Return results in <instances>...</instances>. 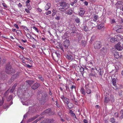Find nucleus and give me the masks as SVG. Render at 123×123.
I'll list each match as a JSON object with an SVG mask.
<instances>
[{
    "instance_id": "1",
    "label": "nucleus",
    "mask_w": 123,
    "mask_h": 123,
    "mask_svg": "<svg viewBox=\"0 0 123 123\" xmlns=\"http://www.w3.org/2000/svg\"><path fill=\"white\" fill-rule=\"evenodd\" d=\"M57 6L61 7L59 8V10L63 12H65L68 8L69 4L66 2L61 1L57 4Z\"/></svg>"
},
{
    "instance_id": "2",
    "label": "nucleus",
    "mask_w": 123,
    "mask_h": 123,
    "mask_svg": "<svg viewBox=\"0 0 123 123\" xmlns=\"http://www.w3.org/2000/svg\"><path fill=\"white\" fill-rule=\"evenodd\" d=\"M15 72V70L12 67L9 63L7 64L6 66L5 72L9 75H12Z\"/></svg>"
},
{
    "instance_id": "3",
    "label": "nucleus",
    "mask_w": 123,
    "mask_h": 123,
    "mask_svg": "<svg viewBox=\"0 0 123 123\" xmlns=\"http://www.w3.org/2000/svg\"><path fill=\"white\" fill-rule=\"evenodd\" d=\"M47 94L43 93L38 97L37 99L41 104L43 105L47 101Z\"/></svg>"
},
{
    "instance_id": "4",
    "label": "nucleus",
    "mask_w": 123,
    "mask_h": 123,
    "mask_svg": "<svg viewBox=\"0 0 123 123\" xmlns=\"http://www.w3.org/2000/svg\"><path fill=\"white\" fill-rule=\"evenodd\" d=\"M102 46V44L101 42L98 41L95 42L93 44V47L95 49H99Z\"/></svg>"
},
{
    "instance_id": "5",
    "label": "nucleus",
    "mask_w": 123,
    "mask_h": 123,
    "mask_svg": "<svg viewBox=\"0 0 123 123\" xmlns=\"http://www.w3.org/2000/svg\"><path fill=\"white\" fill-rule=\"evenodd\" d=\"M20 73L18 72L16 73L15 74L13 75L9 81V83L10 84L12 82H13L19 76Z\"/></svg>"
},
{
    "instance_id": "6",
    "label": "nucleus",
    "mask_w": 123,
    "mask_h": 123,
    "mask_svg": "<svg viewBox=\"0 0 123 123\" xmlns=\"http://www.w3.org/2000/svg\"><path fill=\"white\" fill-rule=\"evenodd\" d=\"M11 100V103L9 104V105L8 106V105H5V106H4V108L5 109H6L7 108H8L9 106L12 104L13 102H12V95H10L8 97V98L7 101H9Z\"/></svg>"
},
{
    "instance_id": "7",
    "label": "nucleus",
    "mask_w": 123,
    "mask_h": 123,
    "mask_svg": "<svg viewBox=\"0 0 123 123\" xmlns=\"http://www.w3.org/2000/svg\"><path fill=\"white\" fill-rule=\"evenodd\" d=\"M108 52L107 48L106 47H104L101 49L100 54L101 55H105Z\"/></svg>"
},
{
    "instance_id": "8",
    "label": "nucleus",
    "mask_w": 123,
    "mask_h": 123,
    "mask_svg": "<svg viewBox=\"0 0 123 123\" xmlns=\"http://www.w3.org/2000/svg\"><path fill=\"white\" fill-rule=\"evenodd\" d=\"M43 115L47 114L48 115H53V113L52 110L49 109L46 110L44 112L42 113Z\"/></svg>"
},
{
    "instance_id": "9",
    "label": "nucleus",
    "mask_w": 123,
    "mask_h": 123,
    "mask_svg": "<svg viewBox=\"0 0 123 123\" xmlns=\"http://www.w3.org/2000/svg\"><path fill=\"white\" fill-rule=\"evenodd\" d=\"M40 86L39 83H36L34 84L31 86V88L34 90H35L38 88Z\"/></svg>"
},
{
    "instance_id": "10",
    "label": "nucleus",
    "mask_w": 123,
    "mask_h": 123,
    "mask_svg": "<svg viewBox=\"0 0 123 123\" xmlns=\"http://www.w3.org/2000/svg\"><path fill=\"white\" fill-rule=\"evenodd\" d=\"M70 44V41L69 40L66 39L64 42L63 45L65 49H67Z\"/></svg>"
},
{
    "instance_id": "11",
    "label": "nucleus",
    "mask_w": 123,
    "mask_h": 123,
    "mask_svg": "<svg viewBox=\"0 0 123 123\" xmlns=\"http://www.w3.org/2000/svg\"><path fill=\"white\" fill-rule=\"evenodd\" d=\"M115 48L118 50L121 51L123 49L120 42L115 45Z\"/></svg>"
},
{
    "instance_id": "12",
    "label": "nucleus",
    "mask_w": 123,
    "mask_h": 123,
    "mask_svg": "<svg viewBox=\"0 0 123 123\" xmlns=\"http://www.w3.org/2000/svg\"><path fill=\"white\" fill-rule=\"evenodd\" d=\"M123 2L122 1H119L117 2L115 4V6L118 8H121L123 6Z\"/></svg>"
},
{
    "instance_id": "13",
    "label": "nucleus",
    "mask_w": 123,
    "mask_h": 123,
    "mask_svg": "<svg viewBox=\"0 0 123 123\" xmlns=\"http://www.w3.org/2000/svg\"><path fill=\"white\" fill-rule=\"evenodd\" d=\"M85 87L86 89V92L88 94H90L92 93L91 90L89 88V86L88 85H86Z\"/></svg>"
},
{
    "instance_id": "14",
    "label": "nucleus",
    "mask_w": 123,
    "mask_h": 123,
    "mask_svg": "<svg viewBox=\"0 0 123 123\" xmlns=\"http://www.w3.org/2000/svg\"><path fill=\"white\" fill-rule=\"evenodd\" d=\"M80 12L79 13V15L82 16L84 15L85 12V11L84 8H80Z\"/></svg>"
},
{
    "instance_id": "15",
    "label": "nucleus",
    "mask_w": 123,
    "mask_h": 123,
    "mask_svg": "<svg viewBox=\"0 0 123 123\" xmlns=\"http://www.w3.org/2000/svg\"><path fill=\"white\" fill-rule=\"evenodd\" d=\"M96 69L99 72L100 75L102 76L103 74V71H101L100 67H97L96 68Z\"/></svg>"
},
{
    "instance_id": "16",
    "label": "nucleus",
    "mask_w": 123,
    "mask_h": 123,
    "mask_svg": "<svg viewBox=\"0 0 123 123\" xmlns=\"http://www.w3.org/2000/svg\"><path fill=\"white\" fill-rule=\"evenodd\" d=\"M55 53L57 57L56 58V60L58 61L59 58H60L61 56L60 52L58 51H56L55 52Z\"/></svg>"
},
{
    "instance_id": "17",
    "label": "nucleus",
    "mask_w": 123,
    "mask_h": 123,
    "mask_svg": "<svg viewBox=\"0 0 123 123\" xmlns=\"http://www.w3.org/2000/svg\"><path fill=\"white\" fill-rule=\"evenodd\" d=\"M6 87V85L5 83H3L1 84H0V89L2 90H4L5 89Z\"/></svg>"
},
{
    "instance_id": "18",
    "label": "nucleus",
    "mask_w": 123,
    "mask_h": 123,
    "mask_svg": "<svg viewBox=\"0 0 123 123\" xmlns=\"http://www.w3.org/2000/svg\"><path fill=\"white\" fill-rule=\"evenodd\" d=\"M69 113L70 114L71 116L73 117L74 118H75L76 119H77L76 117V115L75 113L73 112V111H72L71 110H70L69 111Z\"/></svg>"
},
{
    "instance_id": "19",
    "label": "nucleus",
    "mask_w": 123,
    "mask_h": 123,
    "mask_svg": "<svg viewBox=\"0 0 123 123\" xmlns=\"http://www.w3.org/2000/svg\"><path fill=\"white\" fill-rule=\"evenodd\" d=\"M28 99H26V101L25 100V101L22 100L21 101V102L24 105H26L27 106L29 104L28 102Z\"/></svg>"
},
{
    "instance_id": "20",
    "label": "nucleus",
    "mask_w": 123,
    "mask_h": 123,
    "mask_svg": "<svg viewBox=\"0 0 123 123\" xmlns=\"http://www.w3.org/2000/svg\"><path fill=\"white\" fill-rule=\"evenodd\" d=\"M38 116L37 115L36 116L34 117H32L31 118H30L27 121V122H31L33 120H34L36 118H37V117H38Z\"/></svg>"
},
{
    "instance_id": "21",
    "label": "nucleus",
    "mask_w": 123,
    "mask_h": 123,
    "mask_svg": "<svg viewBox=\"0 0 123 123\" xmlns=\"http://www.w3.org/2000/svg\"><path fill=\"white\" fill-rule=\"evenodd\" d=\"M23 89L22 90H20L21 92H22V94L26 95H28V94L27 93L28 90H26V91H25V90Z\"/></svg>"
},
{
    "instance_id": "22",
    "label": "nucleus",
    "mask_w": 123,
    "mask_h": 123,
    "mask_svg": "<svg viewBox=\"0 0 123 123\" xmlns=\"http://www.w3.org/2000/svg\"><path fill=\"white\" fill-rule=\"evenodd\" d=\"M66 57L69 60H72L74 59L73 56L70 55H67L66 56Z\"/></svg>"
},
{
    "instance_id": "23",
    "label": "nucleus",
    "mask_w": 123,
    "mask_h": 123,
    "mask_svg": "<svg viewBox=\"0 0 123 123\" xmlns=\"http://www.w3.org/2000/svg\"><path fill=\"white\" fill-rule=\"evenodd\" d=\"M81 93L83 94V95H85L86 94V93L85 92V90L83 87H81L80 88V90Z\"/></svg>"
},
{
    "instance_id": "24",
    "label": "nucleus",
    "mask_w": 123,
    "mask_h": 123,
    "mask_svg": "<svg viewBox=\"0 0 123 123\" xmlns=\"http://www.w3.org/2000/svg\"><path fill=\"white\" fill-rule=\"evenodd\" d=\"M51 6L50 3H47L45 6V10H47L49 9Z\"/></svg>"
},
{
    "instance_id": "25",
    "label": "nucleus",
    "mask_w": 123,
    "mask_h": 123,
    "mask_svg": "<svg viewBox=\"0 0 123 123\" xmlns=\"http://www.w3.org/2000/svg\"><path fill=\"white\" fill-rule=\"evenodd\" d=\"M58 115L60 117V118H62V117H64V114L61 111H59L58 112Z\"/></svg>"
},
{
    "instance_id": "26",
    "label": "nucleus",
    "mask_w": 123,
    "mask_h": 123,
    "mask_svg": "<svg viewBox=\"0 0 123 123\" xmlns=\"http://www.w3.org/2000/svg\"><path fill=\"white\" fill-rule=\"evenodd\" d=\"M72 100L73 101L75 104L77 105L78 104V103L77 102V99H75L74 96H73V98H72Z\"/></svg>"
},
{
    "instance_id": "27",
    "label": "nucleus",
    "mask_w": 123,
    "mask_h": 123,
    "mask_svg": "<svg viewBox=\"0 0 123 123\" xmlns=\"http://www.w3.org/2000/svg\"><path fill=\"white\" fill-rule=\"evenodd\" d=\"M17 85V84H15L13 86L10 91V92L12 93L14 91L15 88Z\"/></svg>"
},
{
    "instance_id": "28",
    "label": "nucleus",
    "mask_w": 123,
    "mask_h": 123,
    "mask_svg": "<svg viewBox=\"0 0 123 123\" xmlns=\"http://www.w3.org/2000/svg\"><path fill=\"white\" fill-rule=\"evenodd\" d=\"M72 10L71 9H69L66 11V13L68 14L69 15H71L72 14Z\"/></svg>"
},
{
    "instance_id": "29",
    "label": "nucleus",
    "mask_w": 123,
    "mask_h": 123,
    "mask_svg": "<svg viewBox=\"0 0 123 123\" xmlns=\"http://www.w3.org/2000/svg\"><path fill=\"white\" fill-rule=\"evenodd\" d=\"M68 27L71 30H75L76 29L75 27L73 25H70Z\"/></svg>"
},
{
    "instance_id": "30",
    "label": "nucleus",
    "mask_w": 123,
    "mask_h": 123,
    "mask_svg": "<svg viewBox=\"0 0 123 123\" xmlns=\"http://www.w3.org/2000/svg\"><path fill=\"white\" fill-rule=\"evenodd\" d=\"M109 39L110 40L111 42H114L116 41H117V39L116 38H109Z\"/></svg>"
},
{
    "instance_id": "31",
    "label": "nucleus",
    "mask_w": 123,
    "mask_h": 123,
    "mask_svg": "<svg viewBox=\"0 0 123 123\" xmlns=\"http://www.w3.org/2000/svg\"><path fill=\"white\" fill-rule=\"evenodd\" d=\"M110 101L109 97H105V103H108Z\"/></svg>"
},
{
    "instance_id": "32",
    "label": "nucleus",
    "mask_w": 123,
    "mask_h": 123,
    "mask_svg": "<svg viewBox=\"0 0 123 123\" xmlns=\"http://www.w3.org/2000/svg\"><path fill=\"white\" fill-rule=\"evenodd\" d=\"M67 106L69 109H71L73 107V104L71 103H69L67 104Z\"/></svg>"
},
{
    "instance_id": "33",
    "label": "nucleus",
    "mask_w": 123,
    "mask_h": 123,
    "mask_svg": "<svg viewBox=\"0 0 123 123\" xmlns=\"http://www.w3.org/2000/svg\"><path fill=\"white\" fill-rule=\"evenodd\" d=\"M68 34L67 33H66L64 34L63 36L62 37V39H66L68 37Z\"/></svg>"
},
{
    "instance_id": "34",
    "label": "nucleus",
    "mask_w": 123,
    "mask_h": 123,
    "mask_svg": "<svg viewBox=\"0 0 123 123\" xmlns=\"http://www.w3.org/2000/svg\"><path fill=\"white\" fill-rule=\"evenodd\" d=\"M117 32L120 33L123 32V29L122 28H119L116 30Z\"/></svg>"
},
{
    "instance_id": "35",
    "label": "nucleus",
    "mask_w": 123,
    "mask_h": 123,
    "mask_svg": "<svg viewBox=\"0 0 123 123\" xmlns=\"http://www.w3.org/2000/svg\"><path fill=\"white\" fill-rule=\"evenodd\" d=\"M110 101H111L112 103L114 102V97L113 95H110Z\"/></svg>"
},
{
    "instance_id": "36",
    "label": "nucleus",
    "mask_w": 123,
    "mask_h": 123,
    "mask_svg": "<svg viewBox=\"0 0 123 123\" xmlns=\"http://www.w3.org/2000/svg\"><path fill=\"white\" fill-rule=\"evenodd\" d=\"M38 78L40 79V80L42 81H44V79L42 77V76L40 75H38L37 76Z\"/></svg>"
},
{
    "instance_id": "37",
    "label": "nucleus",
    "mask_w": 123,
    "mask_h": 123,
    "mask_svg": "<svg viewBox=\"0 0 123 123\" xmlns=\"http://www.w3.org/2000/svg\"><path fill=\"white\" fill-rule=\"evenodd\" d=\"M34 83V81L31 80H27V81L26 83L28 84L31 85Z\"/></svg>"
},
{
    "instance_id": "38",
    "label": "nucleus",
    "mask_w": 123,
    "mask_h": 123,
    "mask_svg": "<svg viewBox=\"0 0 123 123\" xmlns=\"http://www.w3.org/2000/svg\"><path fill=\"white\" fill-rule=\"evenodd\" d=\"M112 83L113 84L114 86H115L116 84V79L115 78H113L112 79Z\"/></svg>"
},
{
    "instance_id": "39",
    "label": "nucleus",
    "mask_w": 123,
    "mask_h": 123,
    "mask_svg": "<svg viewBox=\"0 0 123 123\" xmlns=\"http://www.w3.org/2000/svg\"><path fill=\"white\" fill-rule=\"evenodd\" d=\"M84 68L83 67H81L80 68V72L81 73V74H82L83 75L84 72Z\"/></svg>"
},
{
    "instance_id": "40",
    "label": "nucleus",
    "mask_w": 123,
    "mask_h": 123,
    "mask_svg": "<svg viewBox=\"0 0 123 123\" xmlns=\"http://www.w3.org/2000/svg\"><path fill=\"white\" fill-rule=\"evenodd\" d=\"M98 22L97 21V23H96V24L95 25L94 24L92 23V22H90V24L91 25H92V26H93V27H95L96 26L98 25Z\"/></svg>"
},
{
    "instance_id": "41",
    "label": "nucleus",
    "mask_w": 123,
    "mask_h": 123,
    "mask_svg": "<svg viewBox=\"0 0 123 123\" xmlns=\"http://www.w3.org/2000/svg\"><path fill=\"white\" fill-rule=\"evenodd\" d=\"M114 56L117 59H118L119 57V55L118 53H115L114 54Z\"/></svg>"
},
{
    "instance_id": "42",
    "label": "nucleus",
    "mask_w": 123,
    "mask_h": 123,
    "mask_svg": "<svg viewBox=\"0 0 123 123\" xmlns=\"http://www.w3.org/2000/svg\"><path fill=\"white\" fill-rule=\"evenodd\" d=\"M83 29L85 31H87L88 30V28L86 26L84 25L83 27Z\"/></svg>"
},
{
    "instance_id": "43",
    "label": "nucleus",
    "mask_w": 123,
    "mask_h": 123,
    "mask_svg": "<svg viewBox=\"0 0 123 123\" xmlns=\"http://www.w3.org/2000/svg\"><path fill=\"white\" fill-rule=\"evenodd\" d=\"M7 76L6 74H4L2 75V78L3 79H6Z\"/></svg>"
},
{
    "instance_id": "44",
    "label": "nucleus",
    "mask_w": 123,
    "mask_h": 123,
    "mask_svg": "<svg viewBox=\"0 0 123 123\" xmlns=\"http://www.w3.org/2000/svg\"><path fill=\"white\" fill-rule=\"evenodd\" d=\"M91 76H96V72L93 71H92L91 73Z\"/></svg>"
},
{
    "instance_id": "45",
    "label": "nucleus",
    "mask_w": 123,
    "mask_h": 123,
    "mask_svg": "<svg viewBox=\"0 0 123 123\" xmlns=\"http://www.w3.org/2000/svg\"><path fill=\"white\" fill-rule=\"evenodd\" d=\"M98 16L97 15H95V16L93 18V21H94L95 22H96L97 21V20L98 19Z\"/></svg>"
},
{
    "instance_id": "46",
    "label": "nucleus",
    "mask_w": 123,
    "mask_h": 123,
    "mask_svg": "<svg viewBox=\"0 0 123 123\" xmlns=\"http://www.w3.org/2000/svg\"><path fill=\"white\" fill-rule=\"evenodd\" d=\"M4 99L3 98H2V100H0V106H1L3 104Z\"/></svg>"
},
{
    "instance_id": "47",
    "label": "nucleus",
    "mask_w": 123,
    "mask_h": 123,
    "mask_svg": "<svg viewBox=\"0 0 123 123\" xmlns=\"http://www.w3.org/2000/svg\"><path fill=\"white\" fill-rule=\"evenodd\" d=\"M75 21L77 23H78L80 22V19L76 17L75 18Z\"/></svg>"
},
{
    "instance_id": "48",
    "label": "nucleus",
    "mask_w": 123,
    "mask_h": 123,
    "mask_svg": "<svg viewBox=\"0 0 123 123\" xmlns=\"http://www.w3.org/2000/svg\"><path fill=\"white\" fill-rule=\"evenodd\" d=\"M121 116L120 117V118L122 119L123 118V110H122L121 111Z\"/></svg>"
},
{
    "instance_id": "49",
    "label": "nucleus",
    "mask_w": 123,
    "mask_h": 123,
    "mask_svg": "<svg viewBox=\"0 0 123 123\" xmlns=\"http://www.w3.org/2000/svg\"><path fill=\"white\" fill-rule=\"evenodd\" d=\"M103 27V23H102L98 25V28L100 29H101Z\"/></svg>"
},
{
    "instance_id": "50",
    "label": "nucleus",
    "mask_w": 123,
    "mask_h": 123,
    "mask_svg": "<svg viewBox=\"0 0 123 123\" xmlns=\"http://www.w3.org/2000/svg\"><path fill=\"white\" fill-rule=\"evenodd\" d=\"M118 22L120 23H122L123 22V19L122 18H120L118 20Z\"/></svg>"
},
{
    "instance_id": "51",
    "label": "nucleus",
    "mask_w": 123,
    "mask_h": 123,
    "mask_svg": "<svg viewBox=\"0 0 123 123\" xmlns=\"http://www.w3.org/2000/svg\"><path fill=\"white\" fill-rule=\"evenodd\" d=\"M110 120L111 123L116 121L115 119L113 117H112L110 119Z\"/></svg>"
},
{
    "instance_id": "52",
    "label": "nucleus",
    "mask_w": 123,
    "mask_h": 123,
    "mask_svg": "<svg viewBox=\"0 0 123 123\" xmlns=\"http://www.w3.org/2000/svg\"><path fill=\"white\" fill-rule=\"evenodd\" d=\"M113 116L114 117H115L116 118L118 117V113L117 112H116L114 114Z\"/></svg>"
},
{
    "instance_id": "53",
    "label": "nucleus",
    "mask_w": 123,
    "mask_h": 123,
    "mask_svg": "<svg viewBox=\"0 0 123 123\" xmlns=\"http://www.w3.org/2000/svg\"><path fill=\"white\" fill-rule=\"evenodd\" d=\"M59 47L61 49L63 52H64V50L63 49L62 46L61 44H59Z\"/></svg>"
},
{
    "instance_id": "54",
    "label": "nucleus",
    "mask_w": 123,
    "mask_h": 123,
    "mask_svg": "<svg viewBox=\"0 0 123 123\" xmlns=\"http://www.w3.org/2000/svg\"><path fill=\"white\" fill-rule=\"evenodd\" d=\"M81 44L84 47H85L86 45V42L84 41H81Z\"/></svg>"
},
{
    "instance_id": "55",
    "label": "nucleus",
    "mask_w": 123,
    "mask_h": 123,
    "mask_svg": "<svg viewBox=\"0 0 123 123\" xmlns=\"http://www.w3.org/2000/svg\"><path fill=\"white\" fill-rule=\"evenodd\" d=\"M30 1V0H27L26 1V6H28V5L30 4L29 3Z\"/></svg>"
},
{
    "instance_id": "56",
    "label": "nucleus",
    "mask_w": 123,
    "mask_h": 123,
    "mask_svg": "<svg viewBox=\"0 0 123 123\" xmlns=\"http://www.w3.org/2000/svg\"><path fill=\"white\" fill-rule=\"evenodd\" d=\"M26 35L27 37L29 38H30V37H31V35L28 33H27V34H26Z\"/></svg>"
},
{
    "instance_id": "57",
    "label": "nucleus",
    "mask_w": 123,
    "mask_h": 123,
    "mask_svg": "<svg viewBox=\"0 0 123 123\" xmlns=\"http://www.w3.org/2000/svg\"><path fill=\"white\" fill-rule=\"evenodd\" d=\"M116 27L117 28H122L123 29V25H117L116 26Z\"/></svg>"
},
{
    "instance_id": "58",
    "label": "nucleus",
    "mask_w": 123,
    "mask_h": 123,
    "mask_svg": "<svg viewBox=\"0 0 123 123\" xmlns=\"http://www.w3.org/2000/svg\"><path fill=\"white\" fill-rule=\"evenodd\" d=\"M121 45L122 48L123 49V41L122 40L120 41Z\"/></svg>"
},
{
    "instance_id": "59",
    "label": "nucleus",
    "mask_w": 123,
    "mask_h": 123,
    "mask_svg": "<svg viewBox=\"0 0 123 123\" xmlns=\"http://www.w3.org/2000/svg\"><path fill=\"white\" fill-rule=\"evenodd\" d=\"M27 96H25V97L24 98H23L22 99L21 101H22V100L25 101V100H26V99L27 100V99H28L27 98Z\"/></svg>"
},
{
    "instance_id": "60",
    "label": "nucleus",
    "mask_w": 123,
    "mask_h": 123,
    "mask_svg": "<svg viewBox=\"0 0 123 123\" xmlns=\"http://www.w3.org/2000/svg\"><path fill=\"white\" fill-rule=\"evenodd\" d=\"M51 13V12L50 11H49L47 12H46L45 13L46 14V15H48Z\"/></svg>"
},
{
    "instance_id": "61",
    "label": "nucleus",
    "mask_w": 123,
    "mask_h": 123,
    "mask_svg": "<svg viewBox=\"0 0 123 123\" xmlns=\"http://www.w3.org/2000/svg\"><path fill=\"white\" fill-rule=\"evenodd\" d=\"M23 27V28L25 29V30H27L28 31H29V29L28 28L24 26H22Z\"/></svg>"
},
{
    "instance_id": "62",
    "label": "nucleus",
    "mask_w": 123,
    "mask_h": 123,
    "mask_svg": "<svg viewBox=\"0 0 123 123\" xmlns=\"http://www.w3.org/2000/svg\"><path fill=\"white\" fill-rule=\"evenodd\" d=\"M111 24H113L115 22V21L114 19H111Z\"/></svg>"
},
{
    "instance_id": "63",
    "label": "nucleus",
    "mask_w": 123,
    "mask_h": 123,
    "mask_svg": "<svg viewBox=\"0 0 123 123\" xmlns=\"http://www.w3.org/2000/svg\"><path fill=\"white\" fill-rule=\"evenodd\" d=\"M33 28L34 29V30L37 32H38V29L36 28V27L35 26H34L33 27Z\"/></svg>"
},
{
    "instance_id": "64",
    "label": "nucleus",
    "mask_w": 123,
    "mask_h": 123,
    "mask_svg": "<svg viewBox=\"0 0 123 123\" xmlns=\"http://www.w3.org/2000/svg\"><path fill=\"white\" fill-rule=\"evenodd\" d=\"M3 6L5 7H6V8H7V6L4 3H2V4Z\"/></svg>"
}]
</instances>
